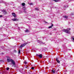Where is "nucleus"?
Returning <instances> with one entry per match:
<instances>
[{"mask_svg":"<svg viewBox=\"0 0 74 74\" xmlns=\"http://www.w3.org/2000/svg\"><path fill=\"white\" fill-rule=\"evenodd\" d=\"M9 69H10V68L8 67L6 68V70H9Z\"/></svg>","mask_w":74,"mask_h":74,"instance_id":"nucleus-20","label":"nucleus"},{"mask_svg":"<svg viewBox=\"0 0 74 74\" xmlns=\"http://www.w3.org/2000/svg\"><path fill=\"white\" fill-rule=\"evenodd\" d=\"M69 50V51H71V49H70Z\"/></svg>","mask_w":74,"mask_h":74,"instance_id":"nucleus-32","label":"nucleus"},{"mask_svg":"<svg viewBox=\"0 0 74 74\" xmlns=\"http://www.w3.org/2000/svg\"><path fill=\"white\" fill-rule=\"evenodd\" d=\"M14 52H15V53H16V51L15 50H14Z\"/></svg>","mask_w":74,"mask_h":74,"instance_id":"nucleus-19","label":"nucleus"},{"mask_svg":"<svg viewBox=\"0 0 74 74\" xmlns=\"http://www.w3.org/2000/svg\"><path fill=\"white\" fill-rule=\"evenodd\" d=\"M72 39L73 41H74V36L72 37Z\"/></svg>","mask_w":74,"mask_h":74,"instance_id":"nucleus-18","label":"nucleus"},{"mask_svg":"<svg viewBox=\"0 0 74 74\" xmlns=\"http://www.w3.org/2000/svg\"><path fill=\"white\" fill-rule=\"evenodd\" d=\"M51 34H50V35H51Z\"/></svg>","mask_w":74,"mask_h":74,"instance_id":"nucleus-34","label":"nucleus"},{"mask_svg":"<svg viewBox=\"0 0 74 74\" xmlns=\"http://www.w3.org/2000/svg\"><path fill=\"white\" fill-rule=\"evenodd\" d=\"M30 4H32V3H30Z\"/></svg>","mask_w":74,"mask_h":74,"instance_id":"nucleus-29","label":"nucleus"},{"mask_svg":"<svg viewBox=\"0 0 74 74\" xmlns=\"http://www.w3.org/2000/svg\"><path fill=\"white\" fill-rule=\"evenodd\" d=\"M27 44V43H25L23 44H22L21 46H20V48H23V47H25L26 45Z\"/></svg>","mask_w":74,"mask_h":74,"instance_id":"nucleus-4","label":"nucleus"},{"mask_svg":"<svg viewBox=\"0 0 74 74\" xmlns=\"http://www.w3.org/2000/svg\"><path fill=\"white\" fill-rule=\"evenodd\" d=\"M1 62V61L0 60V62Z\"/></svg>","mask_w":74,"mask_h":74,"instance_id":"nucleus-31","label":"nucleus"},{"mask_svg":"<svg viewBox=\"0 0 74 74\" xmlns=\"http://www.w3.org/2000/svg\"><path fill=\"white\" fill-rule=\"evenodd\" d=\"M2 16H3V15H0V18H1Z\"/></svg>","mask_w":74,"mask_h":74,"instance_id":"nucleus-23","label":"nucleus"},{"mask_svg":"<svg viewBox=\"0 0 74 74\" xmlns=\"http://www.w3.org/2000/svg\"><path fill=\"white\" fill-rule=\"evenodd\" d=\"M56 60L57 62H58V63H60V61H59V60H58V59L57 58L56 59Z\"/></svg>","mask_w":74,"mask_h":74,"instance_id":"nucleus-12","label":"nucleus"},{"mask_svg":"<svg viewBox=\"0 0 74 74\" xmlns=\"http://www.w3.org/2000/svg\"><path fill=\"white\" fill-rule=\"evenodd\" d=\"M12 38H15V37H11Z\"/></svg>","mask_w":74,"mask_h":74,"instance_id":"nucleus-24","label":"nucleus"},{"mask_svg":"<svg viewBox=\"0 0 74 74\" xmlns=\"http://www.w3.org/2000/svg\"><path fill=\"white\" fill-rule=\"evenodd\" d=\"M11 62L12 63V64L13 65L12 66H14L15 65V62L14 60L12 59Z\"/></svg>","mask_w":74,"mask_h":74,"instance_id":"nucleus-2","label":"nucleus"},{"mask_svg":"<svg viewBox=\"0 0 74 74\" xmlns=\"http://www.w3.org/2000/svg\"><path fill=\"white\" fill-rule=\"evenodd\" d=\"M22 5L23 6H24L25 5V3H22Z\"/></svg>","mask_w":74,"mask_h":74,"instance_id":"nucleus-15","label":"nucleus"},{"mask_svg":"<svg viewBox=\"0 0 74 74\" xmlns=\"http://www.w3.org/2000/svg\"><path fill=\"white\" fill-rule=\"evenodd\" d=\"M12 20L13 21H18V19L17 18H12Z\"/></svg>","mask_w":74,"mask_h":74,"instance_id":"nucleus-6","label":"nucleus"},{"mask_svg":"<svg viewBox=\"0 0 74 74\" xmlns=\"http://www.w3.org/2000/svg\"><path fill=\"white\" fill-rule=\"evenodd\" d=\"M54 30H56V28L54 29Z\"/></svg>","mask_w":74,"mask_h":74,"instance_id":"nucleus-25","label":"nucleus"},{"mask_svg":"<svg viewBox=\"0 0 74 74\" xmlns=\"http://www.w3.org/2000/svg\"><path fill=\"white\" fill-rule=\"evenodd\" d=\"M12 15L14 18H15L16 17V14H15V13H12Z\"/></svg>","mask_w":74,"mask_h":74,"instance_id":"nucleus-9","label":"nucleus"},{"mask_svg":"<svg viewBox=\"0 0 74 74\" xmlns=\"http://www.w3.org/2000/svg\"><path fill=\"white\" fill-rule=\"evenodd\" d=\"M18 28H19V27Z\"/></svg>","mask_w":74,"mask_h":74,"instance_id":"nucleus-35","label":"nucleus"},{"mask_svg":"<svg viewBox=\"0 0 74 74\" xmlns=\"http://www.w3.org/2000/svg\"><path fill=\"white\" fill-rule=\"evenodd\" d=\"M63 17L64 18H66V19H67L68 18V16H64Z\"/></svg>","mask_w":74,"mask_h":74,"instance_id":"nucleus-10","label":"nucleus"},{"mask_svg":"<svg viewBox=\"0 0 74 74\" xmlns=\"http://www.w3.org/2000/svg\"><path fill=\"white\" fill-rule=\"evenodd\" d=\"M45 23H48L47 22H45Z\"/></svg>","mask_w":74,"mask_h":74,"instance_id":"nucleus-28","label":"nucleus"},{"mask_svg":"<svg viewBox=\"0 0 74 74\" xmlns=\"http://www.w3.org/2000/svg\"><path fill=\"white\" fill-rule=\"evenodd\" d=\"M25 31L26 32H28V33H30V31L28 29H27L26 30H25Z\"/></svg>","mask_w":74,"mask_h":74,"instance_id":"nucleus-11","label":"nucleus"},{"mask_svg":"<svg viewBox=\"0 0 74 74\" xmlns=\"http://www.w3.org/2000/svg\"><path fill=\"white\" fill-rule=\"evenodd\" d=\"M24 62L25 63V64H27V62Z\"/></svg>","mask_w":74,"mask_h":74,"instance_id":"nucleus-27","label":"nucleus"},{"mask_svg":"<svg viewBox=\"0 0 74 74\" xmlns=\"http://www.w3.org/2000/svg\"><path fill=\"white\" fill-rule=\"evenodd\" d=\"M72 15H73V14H72Z\"/></svg>","mask_w":74,"mask_h":74,"instance_id":"nucleus-33","label":"nucleus"},{"mask_svg":"<svg viewBox=\"0 0 74 74\" xmlns=\"http://www.w3.org/2000/svg\"><path fill=\"white\" fill-rule=\"evenodd\" d=\"M5 21H6V19H5Z\"/></svg>","mask_w":74,"mask_h":74,"instance_id":"nucleus-30","label":"nucleus"},{"mask_svg":"<svg viewBox=\"0 0 74 74\" xmlns=\"http://www.w3.org/2000/svg\"><path fill=\"white\" fill-rule=\"evenodd\" d=\"M71 29L70 28H68L66 29H63V31L64 32H65V33H66L68 34H70V30H71Z\"/></svg>","mask_w":74,"mask_h":74,"instance_id":"nucleus-1","label":"nucleus"},{"mask_svg":"<svg viewBox=\"0 0 74 74\" xmlns=\"http://www.w3.org/2000/svg\"><path fill=\"white\" fill-rule=\"evenodd\" d=\"M2 11L3 12V14H7V12H6V11H5V10H3Z\"/></svg>","mask_w":74,"mask_h":74,"instance_id":"nucleus-7","label":"nucleus"},{"mask_svg":"<svg viewBox=\"0 0 74 74\" xmlns=\"http://www.w3.org/2000/svg\"><path fill=\"white\" fill-rule=\"evenodd\" d=\"M21 53V50H19L18 51V53Z\"/></svg>","mask_w":74,"mask_h":74,"instance_id":"nucleus-22","label":"nucleus"},{"mask_svg":"<svg viewBox=\"0 0 74 74\" xmlns=\"http://www.w3.org/2000/svg\"><path fill=\"white\" fill-rule=\"evenodd\" d=\"M38 42L39 43H40V44H45V42H41V41H40L39 40H37Z\"/></svg>","mask_w":74,"mask_h":74,"instance_id":"nucleus-5","label":"nucleus"},{"mask_svg":"<svg viewBox=\"0 0 74 74\" xmlns=\"http://www.w3.org/2000/svg\"><path fill=\"white\" fill-rule=\"evenodd\" d=\"M52 72L53 74H55V71L52 70Z\"/></svg>","mask_w":74,"mask_h":74,"instance_id":"nucleus-17","label":"nucleus"},{"mask_svg":"<svg viewBox=\"0 0 74 74\" xmlns=\"http://www.w3.org/2000/svg\"><path fill=\"white\" fill-rule=\"evenodd\" d=\"M35 10H36L37 11H38V10H40V9H39L38 8H36L35 9Z\"/></svg>","mask_w":74,"mask_h":74,"instance_id":"nucleus-14","label":"nucleus"},{"mask_svg":"<svg viewBox=\"0 0 74 74\" xmlns=\"http://www.w3.org/2000/svg\"><path fill=\"white\" fill-rule=\"evenodd\" d=\"M38 56L40 58H42V56L41 54L40 55H38Z\"/></svg>","mask_w":74,"mask_h":74,"instance_id":"nucleus-8","label":"nucleus"},{"mask_svg":"<svg viewBox=\"0 0 74 74\" xmlns=\"http://www.w3.org/2000/svg\"><path fill=\"white\" fill-rule=\"evenodd\" d=\"M53 26V24H51V26L49 27H48V28H49V29L50 28H51V27H52V26Z\"/></svg>","mask_w":74,"mask_h":74,"instance_id":"nucleus-13","label":"nucleus"},{"mask_svg":"<svg viewBox=\"0 0 74 74\" xmlns=\"http://www.w3.org/2000/svg\"><path fill=\"white\" fill-rule=\"evenodd\" d=\"M34 67H32L31 68V69H32V70H34Z\"/></svg>","mask_w":74,"mask_h":74,"instance_id":"nucleus-21","label":"nucleus"},{"mask_svg":"<svg viewBox=\"0 0 74 74\" xmlns=\"http://www.w3.org/2000/svg\"><path fill=\"white\" fill-rule=\"evenodd\" d=\"M24 12H25V13H26V11L25 10H24Z\"/></svg>","mask_w":74,"mask_h":74,"instance_id":"nucleus-26","label":"nucleus"},{"mask_svg":"<svg viewBox=\"0 0 74 74\" xmlns=\"http://www.w3.org/2000/svg\"><path fill=\"white\" fill-rule=\"evenodd\" d=\"M6 57L7 58V61H8V62H11V60H12V59H11V58H10V57L8 56H7Z\"/></svg>","mask_w":74,"mask_h":74,"instance_id":"nucleus-3","label":"nucleus"},{"mask_svg":"<svg viewBox=\"0 0 74 74\" xmlns=\"http://www.w3.org/2000/svg\"><path fill=\"white\" fill-rule=\"evenodd\" d=\"M64 7L65 8H67V7H68L69 6L68 5H66L65 6H64Z\"/></svg>","mask_w":74,"mask_h":74,"instance_id":"nucleus-16","label":"nucleus"}]
</instances>
